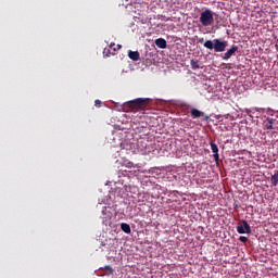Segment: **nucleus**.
I'll use <instances>...</instances> for the list:
<instances>
[{
	"mask_svg": "<svg viewBox=\"0 0 278 278\" xmlns=\"http://www.w3.org/2000/svg\"><path fill=\"white\" fill-rule=\"evenodd\" d=\"M199 42H200V43H203V42H204V39H203V38H200V39H199Z\"/></svg>",
	"mask_w": 278,
	"mask_h": 278,
	"instance_id": "nucleus-18",
	"label": "nucleus"
},
{
	"mask_svg": "<svg viewBox=\"0 0 278 278\" xmlns=\"http://www.w3.org/2000/svg\"><path fill=\"white\" fill-rule=\"evenodd\" d=\"M227 41H223L220 39H213V40H206L204 42L205 49H208V51H215V53H223L228 47Z\"/></svg>",
	"mask_w": 278,
	"mask_h": 278,
	"instance_id": "nucleus-2",
	"label": "nucleus"
},
{
	"mask_svg": "<svg viewBox=\"0 0 278 278\" xmlns=\"http://www.w3.org/2000/svg\"><path fill=\"white\" fill-rule=\"evenodd\" d=\"M277 119L273 118V117H267L266 121L263 123L265 129H275V125H276Z\"/></svg>",
	"mask_w": 278,
	"mask_h": 278,
	"instance_id": "nucleus-6",
	"label": "nucleus"
},
{
	"mask_svg": "<svg viewBox=\"0 0 278 278\" xmlns=\"http://www.w3.org/2000/svg\"><path fill=\"white\" fill-rule=\"evenodd\" d=\"M121 229L124 231V233H131V226H129L127 223H122Z\"/></svg>",
	"mask_w": 278,
	"mask_h": 278,
	"instance_id": "nucleus-12",
	"label": "nucleus"
},
{
	"mask_svg": "<svg viewBox=\"0 0 278 278\" xmlns=\"http://www.w3.org/2000/svg\"><path fill=\"white\" fill-rule=\"evenodd\" d=\"M240 242H249V238L247 237H239Z\"/></svg>",
	"mask_w": 278,
	"mask_h": 278,
	"instance_id": "nucleus-14",
	"label": "nucleus"
},
{
	"mask_svg": "<svg viewBox=\"0 0 278 278\" xmlns=\"http://www.w3.org/2000/svg\"><path fill=\"white\" fill-rule=\"evenodd\" d=\"M150 101L151 100L149 98H137L135 100H130L122 105V112H142L148 108Z\"/></svg>",
	"mask_w": 278,
	"mask_h": 278,
	"instance_id": "nucleus-1",
	"label": "nucleus"
},
{
	"mask_svg": "<svg viewBox=\"0 0 278 278\" xmlns=\"http://www.w3.org/2000/svg\"><path fill=\"white\" fill-rule=\"evenodd\" d=\"M123 46L116 45V43H111L110 45V50L109 53L110 55H116V51L121 50Z\"/></svg>",
	"mask_w": 278,
	"mask_h": 278,
	"instance_id": "nucleus-10",
	"label": "nucleus"
},
{
	"mask_svg": "<svg viewBox=\"0 0 278 278\" xmlns=\"http://www.w3.org/2000/svg\"><path fill=\"white\" fill-rule=\"evenodd\" d=\"M128 58L132 60V62H138V60H140V52L129 50Z\"/></svg>",
	"mask_w": 278,
	"mask_h": 278,
	"instance_id": "nucleus-9",
	"label": "nucleus"
},
{
	"mask_svg": "<svg viewBox=\"0 0 278 278\" xmlns=\"http://www.w3.org/2000/svg\"><path fill=\"white\" fill-rule=\"evenodd\" d=\"M190 114L192 118H204V121H210V115H205L204 112L199 111L198 109H191Z\"/></svg>",
	"mask_w": 278,
	"mask_h": 278,
	"instance_id": "nucleus-4",
	"label": "nucleus"
},
{
	"mask_svg": "<svg viewBox=\"0 0 278 278\" xmlns=\"http://www.w3.org/2000/svg\"><path fill=\"white\" fill-rule=\"evenodd\" d=\"M155 45L159 49H166V47H167L166 39H164V38H157L155 40Z\"/></svg>",
	"mask_w": 278,
	"mask_h": 278,
	"instance_id": "nucleus-11",
	"label": "nucleus"
},
{
	"mask_svg": "<svg viewBox=\"0 0 278 278\" xmlns=\"http://www.w3.org/2000/svg\"><path fill=\"white\" fill-rule=\"evenodd\" d=\"M190 64H191L192 71H197L201 68V66L199 65V61L191 60Z\"/></svg>",
	"mask_w": 278,
	"mask_h": 278,
	"instance_id": "nucleus-13",
	"label": "nucleus"
},
{
	"mask_svg": "<svg viewBox=\"0 0 278 278\" xmlns=\"http://www.w3.org/2000/svg\"><path fill=\"white\" fill-rule=\"evenodd\" d=\"M210 146H211V151L213 153V157H214L215 162H218V160H219L218 146L214 141H211Z\"/></svg>",
	"mask_w": 278,
	"mask_h": 278,
	"instance_id": "nucleus-8",
	"label": "nucleus"
},
{
	"mask_svg": "<svg viewBox=\"0 0 278 278\" xmlns=\"http://www.w3.org/2000/svg\"><path fill=\"white\" fill-rule=\"evenodd\" d=\"M105 269H106V270H110V273H114V270L112 269L111 266H105Z\"/></svg>",
	"mask_w": 278,
	"mask_h": 278,
	"instance_id": "nucleus-17",
	"label": "nucleus"
},
{
	"mask_svg": "<svg viewBox=\"0 0 278 278\" xmlns=\"http://www.w3.org/2000/svg\"><path fill=\"white\" fill-rule=\"evenodd\" d=\"M200 23L202 27H210L214 24V12L212 10L206 9L200 14Z\"/></svg>",
	"mask_w": 278,
	"mask_h": 278,
	"instance_id": "nucleus-3",
	"label": "nucleus"
},
{
	"mask_svg": "<svg viewBox=\"0 0 278 278\" xmlns=\"http://www.w3.org/2000/svg\"><path fill=\"white\" fill-rule=\"evenodd\" d=\"M126 166H127V168H134V163L128 162V163L126 164Z\"/></svg>",
	"mask_w": 278,
	"mask_h": 278,
	"instance_id": "nucleus-16",
	"label": "nucleus"
},
{
	"mask_svg": "<svg viewBox=\"0 0 278 278\" xmlns=\"http://www.w3.org/2000/svg\"><path fill=\"white\" fill-rule=\"evenodd\" d=\"M94 105L96 108H101V100H96Z\"/></svg>",
	"mask_w": 278,
	"mask_h": 278,
	"instance_id": "nucleus-15",
	"label": "nucleus"
},
{
	"mask_svg": "<svg viewBox=\"0 0 278 278\" xmlns=\"http://www.w3.org/2000/svg\"><path fill=\"white\" fill-rule=\"evenodd\" d=\"M236 51H238V46H232L224 55L223 60H229L232 55H236Z\"/></svg>",
	"mask_w": 278,
	"mask_h": 278,
	"instance_id": "nucleus-7",
	"label": "nucleus"
},
{
	"mask_svg": "<svg viewBox=\"0 0 278 278\" xmlns=\"http://www.w3.org/2000/svg\"><path fill=\"white\" fill-rule=\"evenodd\" d=\"M238 233H251V226L247 220H242L241 225L237 226Z\"/></svg>",
	"mask_w": 278,
	"mask_h": 278,
	"instance_id": "nucleus-5",
	"label": "nucleus"
}]
</instances>
